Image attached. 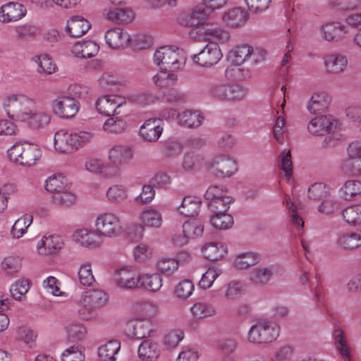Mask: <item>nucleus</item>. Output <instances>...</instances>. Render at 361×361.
<instances>
[{
    "mask_svg": "<svg viewBox=\"0 0 361 361\" xmlns=\"http://www.w3.org/2000/svg\"><path fill=\"white\" fill-rule=\"evenodd\" d=\"M108 301V295L103 290L92 289L84 292L80 300L78 313L84 320L96 317L97 310L104 306Z\"/></svg>",
    "mask_w": 361,
    "mask_h": 361,
    "instance_id": "nucleus-1",
    "label": "nucleus"
},
{
    "mask_svg": "<svg viewBox=\"0 0 361 361\" xmlns=\"http://www.w3.org/2000/svg\"><path fill=\"white\" fill-rule=\"evenodd\" d=\"M93 135L89 132L69 133L65 130H59L54 135V147L61 152H71L81 145L90 142Z\"/></svg>",
    "mask_w": 361,
    "mask_h": 361,
    "instance_id": "nucleus-2",
    "label": "nucleus"
},
{
    "mask_svg": "<svg viewBox=\"0 0 361 361\" xmlns=\"http://www.w3.org/2000/svg\"><path fill=\"white\" fill-rule=\"evenodd\" d=\"M183 50L170 47H161L154 53V61L162 70L176 71L181 64Z\"/></svg>",
    "mask_w": 361,
    "mask_h": 361,
    "instance_id": "nucleus-3",
    "label": "nucleus"
},
{
    "mask_svg": "<svg viewBox=\"0 0 361 361\" xmlns=\"http://www.w3.org/2000/svg\"><path fill=\"white\" fill-rule=\"evenodd\" d=\"M279 336L277 329L265 320H259L252 325L248 333V341L252 343H267L276 340Z\"/></svg>",
    "mask_w": 361,
    "mask_h": 361,
    "instance_id": "nucleus-4",
    "label": "nucleus"
},
{
    "mask_svg": "<svg viewBox=\"0 0 361 361\" xmlns=\"http://www.w3.org/2000/svg\"><path fill=\"white\" fill-rule=\"evenodd\" d=\"M97 231L99 235L113 238L122 232L119 218L112 213H104L99 215L96 220Z\"/></svg>",
    "mask_w": 361,
    "mask_h": 361,
    "instance_id": "nucleus-5",
    "label": "nucleus"
},
{
    "mask_svg": "<svg viewBox=\"0 0 361 361\" xmlns=\"http://www.w3.org/2000/svg\"><path fill=\"white\" fill-rule=\"evenodd\" d=\"M125 106V99L115 94L103 96L99 98L96 102L97 111L108 116H118L126 113Z\"/></svg>",
    "mask_w": 361,
    "mask_h": 361,
    "instance_id": "nucleus-6",
    "label": "nucleus"
},
{
    "mask_svg": "<svg viewBox=\"0 0 361 361\" xmlns=\"http://www.w3.org/2000/svg\"><path fill=\"white\" fill-rule=\"evenodd\" d=\"M26 103L27 107L24 106V125L30 129L37 130L47 126L51 121L49 115L39 112L37 113L35 109V104L32 99L26 98L24 104Z\"/></svg>",
    "mask_w": 361,
    "mask_h": 361,
    "instance_id": "nucleus-7",
    "label": "nucleus"
},
{
    "mask_svg": "<svg viewBox=\"0 0 361 361\" xmlns=\"http://www.w3.org/2000/svg\"><path fill=\"white\" fill-rule=\"evenodd\" d=\"M52 109L62 118H71L78 112L79 103L73 97L61 96L53 101Z\"/></svg>",
    "mask_w": 361,
    "mask_h": 361,
    "instance_id": "nucleus-8",
    "label": "nucleus"
},
{
    "mask_svg": "<svg viewBox=\"0 0 361 361\" xmlns=\"http://www.w3.org/2000/svg\"><path fill=\"white\" fill-rule=\"evenodd\" d=\"M209 169L215 176L224 178L231 176L237 171V166L236 162L231 157L219 155L210 162Z\"/></svg>",
    "mask_w": 361,
    "mask_h": 361,
    "instance_id": "nucleus-9",
    "label": "nucleus"
},
{
    "mask_svg": "<svg viewBox=\"0 0 361 361\" xmlns=\"http://www.w3.org/2000/svg\"><path fill=\"white\" fill-rule=\"evenodd\" d=\"M222 57L221 51L216 43H211L198 54L192 56L195 63L201 66L210 67L216 64Z\"/></svg>",
    "mask_w": 361,
    "mask_h": 361,
    "instance_id": "nucleus-10",
    "label": "nucleus"
},
{
    "mask_svg": "<svg viewBox=\"0 0 361 361\" xmlns=\"http://www.w3.org/2000/svg\"><path fill=\"white\" fill-rule=\"evenodd\" d=\"M336 121L326 115L312 118L307 125L308 132L315 136L324 135L327 133L336 130Z\"/></svg>",
    "mask_w": 361,
    "mask_h": 361,
    "instance_id": "nucleus-11",
    "label": "nucleus"
},
{
    "mask_svg": "<svg viewBox=\"0 0 361 361\" xmlns=\"http://www.w3.org/2000/svg\"><path fill=\"white\" fill-rule=\"evenodd\" d=\"M266 51L264 50L256 49L254 51L251 46L247 44H242L235 47L232 51L230 52V58L233 63H243L246 60L252 58V62L257 63L259 61V56L263 59Z\"/></svg>",
    "mask_w": 361,
    "mask_h": 361,
    "instance_id": "nucleus-12",
    "label": "nucleus"
},
{
    "mask_svg": "<svg viewBox=\"0 0 361 361\" xmlns=\"http://www.w3.org/2000/svg\"><path fill=\"white\" fill-rule=\"evenodd\" d=\"M114 277L116 283L121 287L135 288L140 286L141 276L135 270L121 269Z\"/></svg>",
    "mask_w": 361,
    "mask_h": 361,
    "instance_id": "nucleus-13",
    "label": "nucleus"
},
{
    "mask_svg": "<svg viewBox=\"0 0 361 361\" xmlns=\"http://www.w3.org/2000/svg\"><path fill=\"white\" fill-rule=\"evenodd\" d=\"M107 44L112 49H119L127 47L130 41L129 34L121 27L108 30L105 35Z\"/></svg>",
    "mask_w": 361,
    "mask_h": 361,
    "instance_id": "nucleus-14",
    "label": "nucleus"
},
{
    "mask_svg": "<svg viewBox=\"0 0 361 361\" xmlns=\"http://www.w3.org/2000/svg\"><path fill=\"white\" fill-rule=\"evenodd\" d=\"M23 18V4L11 1L0 7V23H16Z\"/></svg>",
    "mask_w": 361,
    "mask_h": 361,
    "instance_id": "nucleus-15",
    "label": "nucleus"
},
{
    "mask_svg": "<svg viewBox=\"0 0 361 361\" xmlns=\"http://www.w3.org/2000/svg\"><path fill=\"white\" fill-rule=\"evenodd\" d=\"M102 13L105 19L117 24L129 23L135 18L130 8H104Z\"/></svg>",
    "mask_w": 361,
    "mask_h": 361,
    "instance_id": "nucleus-16",
    "label": "nucleus"
},
{
    "mask_svg": "<svg viewBox=\"0 0 361 361\" xmlns=\"http://www.w3.org/2000/svg\"><path fill=\"white\" fill-rule=\"evenodd\" d=\"M323 37L328 42H338L348 32L347 27L338 22H331L321 27Z\"/></svg>",
    "mask_w": 361,
    "mask_h": 361,
    "instance_id": "nucleus-17",
    "label": "nucleus"
},
{
    "mask_svg": "<svg viewBox=\"0 0 361 361\" xmlns=\"http://www.w3.org/2000/svg\"><path fill=\"white\" fill-rule=\"evenodd\" d=\"M163 132V128L157 118L147 120L140 129V136L146 141L157 142Z\"/></svg>",
    "mask_w": 361,
    "mask_h": 361,
    "instance_id": "nucleus-18",
    "label": "nucleus"
},
{
    "mask_svg": "<svg viewBox=\"0 0 361 361\" xmlns=\"http://www.w3.org/2000/svg\"><path fill=\"white\" fill-rule=\"evenodd\" d=\"M91 27V24L86 19L75 16L68 20L66 32L72 37H80L85 35Z\"/></svg>",
    "mask_w": 361,
    "mask_h": 361,
    "instance_id": "nucleus-19",
    "label": "nucleus"
},
{
    "mask_svg": "<svg viewBox=\"0 0 361 361\" xmlns=\"http://www.w3.org/2000/svg\"><path fill=\"white\" fill-rule=\"evenodd\" d=\"M151 326L150 320H135L128 324V334L136 339L145 338L152 333Z\"/></svg>",
    "mask_w": 361,
    "mask_h": 361,
    "instance_id": "nucleus-20",
    "label": "nucleus"
},
{
    "mask_svg": "<svg viewBox=\"0 0 361 361\" xmlns=\"http://www.w3.org/2000/svg\"><path fill=\"white\" fill-rule=\"evenodd\" d=\"M160 355L157 343L150 339L144 340L138 348V357L142 361H155Z\"/></svg>",
    "mask_w": 361,
    "mask_h": 361,
    "instance_id": "nucleus-21",
    "label": "nucleus"
},
{
    "mask_svg": "<svg viewBox=\"0 0 361 361\" xmlns=\"http://www.w3.org/2000/svg\"><path fill=\"white\" fill-rule=\"evenodd\" d=\"M206 7L197 6L180 19L186 26H197L206 23L209 13Z\"/></svg>",
    "mask_w": 361,
    "mask_h": 361,
    "instance_id": "nucleus-22",
    "label": "nucleus"
},
{
    "mask_svg": "<svg viewBox=\"0 0 361 361\" xmlns=\"http://www.w3.org/2000/svg\"><path fill=\"white\" fill-rule=\"evenodd\" d=\"M248 18L247 11L241 8H233L223 16V20L228 25L237 27L243 25Z\"/></svg>",
    "mask_w": 361,
    "mask_h": 361,
    "instance_id": "nucleus-23",
    "label": "nucleus"
},
{
    "mask_svg": "<svg viewBox=\"0 0 361 361\" xmlns=\"http://www.w3.org/2000/svg\"><path fill=\"white\" fill-rule=\"evenodd\" d=\"M331 103V97L325 92L314 93L307 106L311 114L325 111Z\"/></svg>",
    "mask_w": 361,
    "mask_h": 361,
    "instance_id": "nucleus-24",
    "label": "nucleus"
},
{
    "mask_svg": "<svg viewBox=\"0 0 361 361\" xmlns=\"http://www.w3.org/2000/svg\"><path fill=\"white\" fill-rule=\"evenodd\" d=\"M325 66L329 73L338 74L344 71L348 64L345 56L340 54H333L324 58Z\"/></svg>",
    "mask_w": 361,
    "mask_h": 361,
    "instance_id": "nucleus-25",
    "label": "nucleus"
},
{
    "mask_svg": "<svg viewBox=\"0 0 361 361\" xmlns=\"http://www.w3.org/2000/svg\"><path fill=\"white\" fill-rule=\"evenodd\" d=\"M99 49V46L94 42H78L73 45L72 52L77 57L92 58L97 55Z\"/></svg>",
    "mask_w": 361,
    "mask_h": 361,
    "instance_id": "nucleus-26",
    "label": "nucleus"
},
{
    "mask_svg": "<svg viewBox=\"0 0 361 361\" xmlns=\"http://www.w3.org/2000/svg\"><path fill=\"white\" fill-rule=\"evenodd\" d=\"M20 95L12 94L6 99L4 107L8 116L14 121L18 120L22 113Z\"/></svg>",
    "mask_w": 361,
    "mask_h": 361,
    "instance_id": "nucleus-27",
    "label": "nucleus"
},
{
    "mask_svg": "<svg viewBox=\"0 0 361 361\" xmlns=\"http://www.w3.org/2000/svg\"><path fill=\"white\" fill-rule=\"evenodd\" d=\"M99 233L88 231L87 229L78 230L73 235L74 240L82 246L95 247L100 245Z\"/></svg>",
    "mask_w": 361,
    "mask_h": 361,
    "instance_id": "nucleus-28",
    "label": "nucleus"
},
{
    "mask_svg": "<svg viewBox=\"0 0 361 361\" xmlns=\"http://www.w3.org/2000/svg\"><path fill=\"white\" fill-rule=\"evenodd\" d=\"M22 268V259L20 256L8 255L1 262V269L9 276H15Z\"/></svg>",
    "mask_w": 361,
    "mask_h": 361,
    "instance_id": "nucleus-29",
    "label": "nucleus"
},
{
    "mask_svg": "<svg viewBox=\"0 0 361 361\" xmlns=\"http://www.w3.org/2000/svg\"><path fill=\"white\" fill-rule=\"evenodd\" d=\"M201 200L195 196H186L183 198L181 205L178 208L180 214L187 216H194L197 214L200 206Z\"/></svg>",
    "mask_w": 361,
    "mask_h": 361,
    "instance_id": "nucleus-30",
    "label": "nucleus"
},
{
    "mask_svg": "<svg viewBox=\"0 0 361 361\" xmlns=\"http://www.w3.org/2000/svg\"><path fill=\"white\" fill-rule=\"evenodd\" d=\"M61 245L62 243L58 236L49 235L42 238L38 251L41 255H53L61 249Z\"/></svg>",
    "mask_w": 361,
    "mask_h": 361,
    "instance_id": "nucleus-31",
    "label": "nucleus"
},
{
    "mask_svg": "<svg viewBox=\"0 0 361 361\" xmlns=\"http://www.w3.org/2000/svg\"><path fill=\"white\" fill-rule=\"evenodd\" d=\"M71 188L68 179L61 174L49 177L45 183V189L53 195Z\"/></svg>",
    "mask_w": 361,
    "mask_h": 361,
    "instance_id": "nucleus-32",
    "label": "nucleus"
},
{
    "mask_svg": "<svg viewBox=\"0 0 361 361\" xmlns=\"http://www.w3.org/2000/svg\"><path fill=\"white\" fill-rule=\"evenodd\" d=\"M42 157V152L37 144L24 141V166L30 167Z\"/></svg>",
    "mask_w": 361,
    "mask_h": 361,
    "instance_id": "nucleus-33",
    "label": "nucleus"
},
{
    "mask_svg": "<svg viewBox=\"0 0 361 361\" xmlns=\"http://www.w3.org/2000/svg\"><path fill=\"white\" fill-rule=\"evenodd\" d=\"M109 159L117 167L127 163L132 158L130 149L123 146H116L109 151Z\"/></svg>",
    "mask_w": 361,
    "mask_h": 361,
    "instance_id": "nucleus-34",
    "label": "nucleus"
},
{
    "mask_svg": "<svg viewBox=\"0 0 361 361\" xmlns=\"http://www.w3.org/2000/svg\"><path fill=\"white\" fill-rule=\"evenodd\" d=\"M204 231V224L199 219H190L183 225V233L186 238L200 236Z\"/></svg>",
    "mask_w": 361,
    "mask_h": 361,
    "instance_id": "nucleus-35",
    "label": "nucleus"
},
{
    "mask_svg": "<svg viewBox=\"0 0 361 361\" xmlns=\"http://www.w3.org/2000/svg\"><path fill=\"white\" fill-rule=\"evenodd\" d=\"M202 251L204 257L212 261L222 258L226 253L224 246L219 243L204 244L202 246Z\"/></svg>",
    "mask_w": 361,
    "mask_h": 361,
    "instance_id": "nucleus-36",
    "label": "nucleus"
},
{
    "mask_svg": "<svg viewBox=\"0 0 361 361\" xmlns=\"http://www.w3.org/2000/svg\"><path fill=\"white\" fill-rule=\"evenodd\" d=\"M140 221L145 226L159 228L161 225L162 217L157 210L147 208L141 213Z\"/></svg>",
    "mask_w": 361,
    "mask_h": 361,
    "instance_id": "nucleus-37",
    "label": "nucleus"
},
{
    "mask_svg": "<svg viewBox=\"0 0 361 361\" xmlns=\"http://www.w3.org/2000/svg\"><path fill=\"white\" fill-rule=\"evenodd\" d=\"M120 347L121 343L118 341H110L99 348V356L104 361H114L115 355L119 350Z\"/></svg>",
    "mask_w": 361,
    "mask_h": 361,
    "instance_id": "nucleus-38",
    "label": "nucleus"
},
{
    "mask_svg": "<svg viewBox=\"0 0 361 361\" xmlns=\"http://www.w3.org/2000/svg\"><path fill=\"white\" fill-rule=\"evenodd\" d=\"M273 275L271 267H258L250 273V279L255 284L264 285L267 283Z\"/></svg>",
    "mask_w": 361,
    "mask_h": 361,
    "instance_id": "nucleus-39",
    "label": "nucleus"
},
{
    "mask_svg": "<svg viewBox=\"0 0 361 361\" xmlns=\"http://www.w3.org/2000/svg\"><path fill=\"white\" fill-rule=\"evenodd\" d=\"M210 221L212 225L216 229L226 230L230 228L233 224V216L226 212H214Z\"/></svg>",
    "mask_w": 361,
    "mask_h": 361,
    "instance_id": "nucleus-40",
    "label": "nucleus"
},
{
    "mask_svg": "<svg viewBox=\"0 0 361 361\" xmlns=\"http://www.w3.org/2000/svg\"><path fill=\"white\" fill-rule=\"evenodd\" d=\"M9 162L15 166L23 165V141L18 140L7 149Z\"/></svg>",
    "mask_w": 361,
    "mask_h": 361,
    "instance_id": "nucleus-41",
    "label": "nucleus"
},
{
    "mask_svg": "<svg viewBox=\"0 0 361 361\" xmlns=\"http://www.w3.org/2000/svg\"><path fill=\"white\" fill-rule=\"evenodd\" d=\"M342 216L350 225L361 224V204H354L343 210Z\"/></svg>",
    "mask_w": 361,
    "mask_h": 361,
    "instance_id": "nucleus-42",
    "label": "nucleus"
},
{
    "mask_svg": "<svg viewBox=\"0 0 361 361\" xmlns=\"http://www.w3.org/2000/svg\"><path fill=\"white\" fill-rule=\"evenodd\" d=\"M173 71H169V70H162L154 76V82L162 87H167L172 86L178 80L177 75L173 73Z\"/></svg>",
    "mask_w": 361,
    "mask_h": 361,
    "instance_id": "nucleus-43",
    "label": "nucleus"
},
{
    "mask_svg": "<svg viewBox=\"0 0 361 361\" xmlns=\"http://www.w3.org/2000/svg\"><path fill=\"white\" fill-rule=\"evenodd\" d=\"M202 34L207 36L208 40H216L226 42L230 39V34L220 27H202L200 30Z\"/></svg>",
    "mask_w": 361,
    "mask_h": 361,
    "instance_id": "nucleus-44",
    "label": "nucleus"
},
{
    "mask_svg": "<svg viewBox=\"0 0 361 361\" xmlns=\"http://www.w3.org/2000/svg\"><path fill=\"white\" fill-rule=\"evenodd\" d=\"M126 128V122L117 116H111L104 124V130L108 133H121Z\"/></svg>",
    "mask_w": 361,
    "mask_h": 361,
    "instance_id": "nucleus-45",
    "label": "nucleus"
},
{
    "mask_svg": "<svg viewBox=\"0 0 361 361\" xmlns=\"http://www.w3.org/2000/svg\"><path fill=\"white\" fill-rule=\"evenodd\" d=\"M242 63H236L232 61V63L228 66L225 71V76L228 79L244 80L250 76L248 69H245L241 66Z\"/></svg>",
    "mask_w": 361,
    "mask_h": 361,
    "instance_id": "nucleus-46",
    "label": "nucleus"
},
{
    "mask_svg": "<svg viewBox=\"0 0 361 361\" xmlns=\"http://www.w3.org/2000/svg\"><path fill=\"white\" fill-rule=\"evenodd\" d=\"M203 117L197 112L185 111L179 115V121L181 125L188 127H198L202 122Z\"/></svg>",
    "mask_w": 361,
    "mask_h": 361,
    "instance_id": "nucleus-47",
    "label": "nucleus"
},
{
    "mask_svg": "<svg viewBox=\"0 0 361 361\" xmlns=\"http://www.w3.org/2000/svg\"><path fill=\"white\" fill-rule=\"evenodd\" d=\"M162 286V278L159 274H146L141 276L140 286L151 291H157Z\"/></svg>",
    "mask_w": 361,
    "mask_h": 361,
    "instance_id": "nucleus-48",
    "label": "nucleus"
},
{
    "mask_svg": "<svg viewBox=\"0 0 361 361\" xmlns=\"http://www.w3.org/2000/svg\"><path fill=\"white\" fill-rule=\"evenodd\" d=\"M338 244L345 250H354L361 246V235L351 233L343 235L338 240Z\"/></svg>",
    "mask_w": 361,
    "mask_h": 361,
    "instance_id": "nucleus-49",
    "label": "nucleus"
},
{
    "mask_svg": "<svg viewBox=\"0 0 361 361\" xmlns=\"http://www.w3.org/2000/svg\"><path fill=\"white\" fill-rule=\"evenodd\" d=\"M259 260V256L252 252L240 254L234 261L235 267L239 269H247L255 265Z\"/></svg>",
    "mask_w": 361,
    "mask_h": 361,
    "instance_id": "nucleus-50",
    "label": "nucleus"
},
{
    "mask_svg": "<svg viewBox=\"0 0 361 361\" xmlns=\"http://www.w3.org/2000/svg\"><path fill=\"white\" fill-rule=\"evenodd\" d=\"M68 341L69 343H78L82 341L86 335L85 326L80 324H71L67 326Z\"/></svg>",
    "mask_w": 361,
    "mask_h": 361,
    "instance_id": "nucleus-51",
    "label": "nucleus"
},
{
    "mask_svg": "<svg viewBox=\"0 0 361 361\" xmlns=\"http://www.w3.org/2000/svg\"><path fill=\"white\" fill-rule=\"evenodd\" d=\"M341 170L346 175L360 177L361 176V159L352 161H342Z\"/></svg>",
    "mask_w": 361,
    "mask_h": 361,
    "instance_id": "nucleus-52",
    "label": "nucleus"
},
{
    "mask_svg": "<svg viewBox=\"0 0 361 361\" xmlns=\"http://www.w3.org/2000/svg\"><path fill=\"white\" fill-rule=\"evenodd\" d=\"M54 204L69 207L75 202V195L70 190V188L52 195Z\"/></svg>",
    "mask_w": 361,
    "mask_h": 361,
    "instance_id": "nucleus-53",
    "label": "nucleus"
},
{
    "mask_svg": "<svg viewBox=\"0 0 361 361\" xmlns=\"http://www.w3.org/2000/svg\"><path fill=\"white\" fill-rule=\"evenodd\" d=\"M329 195L326 186L322 183H317L311 185L308 189L309 197L315 201H320L327 197Z\"/></svg>",
    "mask_w": 361,
    "mask_h": 361,
    "instance_id": "nucleus-54",
    "label": "nucleus"
},
{
    "mask_svg": "<svg viewBox=\"0 0 361 361\" xmlns=\"http://www.w3.org/2000/svg\"><path fill=\"white\" fill-rule=\"evenodd\" d=\"M78 278L80 283L83 286H91L95 283L90 264L86 263L80 266Z\"/></svg>",
    "mask_w": 361,
    "mask_h": 361,
    "instance_id": "nucleus-55",
    "label": "nucleus"
},
{
    "mask_svg": "<svg viewBox=\"0 0 361 361\" xmlns=\"http://www.w3.org/2000/svg\"><path fill=\"white\" fill-rule=\"evenodd\" d=\"M334 338L338 350L345 357L346 361H350L349 348L343 331L341 329L336 330L334 331Z\"/></svg>",
    "mask_w": 361,
    "mask_h": 361,
    "instance_id": "nucleus-56",
    "label": "nucleus"
},
{
    "mask_svg": "<svg viewBox=\"0 0 361 361\" xmlns=\"http://www.w3.org/2000/svg\"><path fill=\"white\" fill-rule=\"evenodd\" d=\"M342 189L345 199L350 200L353 197L361 194V182L357 180H348Z\"/></svg>",
    "mask_w": 361,
    "mask_h": 361,
    "instance_id": "nucleus-57",
    "label": "nucleus"
},
{
    "mask_svg": "<svg viewBox=\"0 0 361 361\" xmlns=\"http://www.w3.org/2000/svg\"><path fill=\"white\" fill-rule=\"evenodd\" d=\"M191 311L192 314L198 318H205L213 316L216 313L215 309L210 305L203 302L195 304Z\"/></svg>",
    "mask_w": 361,
    "mask_h": 361,
    "instance_id": "nucleus-58",
    "label": "nucleus"
},
{
    "mask_svg": "<svg viewBox=\"0 0 361 361\" xmlns=\"http://www.w3.org/2000/svg\"><path fill=\"white\" fill-rule=\"evenodd\" d=\"M157 267L162 274L171 275L178 269V262L172 258H164L157 262Z\"/></svg>",
    "mask_w": 361,
    "mask_h": 361,
    "instance_id": "nucleus-59",
    "label": "nucleus"
},
{
    "mask_svg": "<svg viewBox=\"0 0 361 361\" xmlns=\"http://www.w3.org/2000/svg\"><path fill=\"white\" fill-rule=\"evenodd\" d=\"M231 202V197L226 195L209 202L208 206L212 212H226Z\"/></svg>",
    "mask_w": 361,
    "mask_h": 361,
    "instance_id": "nucleus-60",
    "label": "nucleus"
},
{
    "mask_svg": "<svg viewBox=\"0 0 361 361\" xmlns=\"http://www.w3.org/2000/svg\"><path fill=\"white\" fill-rule=\"evenodd\" d=\"M225 101H235L243 99L245 96V90L238 85H226Z\"/></svg>",
    "mask_w": 361,
    "mask_h": 361,
    "instance_id": "nucleus-61",
    "label": "nucleus"
},
{
    "mask_svg": "<svg viewBox=\"0 0 361 361\" xmlns=\"http://www.w3.org/2000/svg\"><path fill=\"white\" fill-rule=\"evenodd\" d=\"M194 290V285L189 280H183L176 287L175 294L177 297L183 299L189 298Z\"/></svg>",
    "mask_w": 361,
    "mask_h": 361,
    "instance_id": "nucleus-62",
    "label": "nucleus"
},
{
    "mask_svg": "<svg viewBox=\"0 0 361 361\" xmlns=\"http://www.w3.org/2000/svg\"><path fill=\"white\" fill-rule=\"evenodd\" d=\"M183 336L182 331L172 330L165 335L164 344L168 348H173L178 345L179 342L183 338Z\"/></svg>",
    "mask_w": 361,
    "mask_h": 361,
    "instance_id": "nucleus-63",
    "label": "nucleus"
},
{
    "mask_svg": "<svg viewBox=\"0 0 361 361\" xmlns=\"http://www.w3.org/2000/svg\"><path fill=\"white\" fill-rule=\"evenodd\" d=\"M84 359L85 355L78 345L67 348L62 355L63 361H84Z\"/></svg>",
    "mask_w": 361,
    "mask_h": 361,
    "instance_id": "nucleus-64",
    "label": "nucleus"
}]
</instances>
